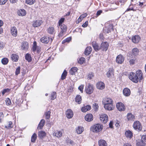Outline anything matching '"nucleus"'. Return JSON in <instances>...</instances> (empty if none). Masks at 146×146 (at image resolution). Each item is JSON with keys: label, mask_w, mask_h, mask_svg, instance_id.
<instances>
[{"label": "nucleus", "mask_w": 146, "mask_h": 146, "mask_svg": "<svg viewBox=\"0 0 146 146\" xmlns=\"http://www.w3.org/2000/svg\"><path fill=\"white\" fill-rule=\"evenodd\" d=\"M83 87L84 86L83 85H81L78 87L79 90H80L82 93L83 92Z\"/></svg>", "instance_id": "nucleus-61"}, {"label": "nucleus", "mask_w": 146, "mask_h": 146, "mask_svg": "<svg viewBox=\"0 0 146 146\" xmlns=\"http://www.w3.org/2000/svg\"><path fill=\"white\" fill-rule=\"evenodd\" d=\"M7 0H0V4L4 5L5 3Z\"/></svg>", "instance_id": "nucleus-62"}, {"label": "nucleus", "mask_w": 146, "mask_h": 146, "mask_svg": "<svg viewBox=\"0 0 146 146\" xmlns=\"http://www.w3.org/2000/svg\"><path fill=\"white\" fill-rule=\"evenodd\" d=\"M78 68L76 67H73L70 70V74L72 75H74L77 71Z\"/></svg>", "instance_id": "nucleus-27"}, {"label": "nucleus", "mask_w": 146, "mask_h": 146, "mask_svg": "<svg viewBox=\"0 0 146 146\" xmlns=\"http://www.w3.org/2000/svg\"><path fill=\"white\" fill-rule=\"evenodd\" d=\"M139 50L137 48H133L132 50V54L134 57H135L138 55L139 53Z\"/></svg>", "instance_id": "nucleus-34"}, {"label": "nucleus", "mask_w": 146, "mask_h": 146, "mask_svg": "<svg viewBox=\"0 0 146 146\" xmlns=\"http://www.w3.org/2000/svg\"><path fill=\"white\" fill-rule=\"evenodd\" d=\"M54 135L58 137H61L62 135V132L60 131H57L54 134Z\"/></svg>", "instance_id": "nucleus-46"}, {"label": "nucleus", "mask_w": 146, "mask_h": 146, "mask_svg": "<svg viewBox=\"0 0 146 146\" xmlns=\"http://www.w3.org/2000/svg\"><path fill=\"white\" fill-rule=\"evenodd\" d=\"M131 6V5H130L129 6V7L127 9L126 11H128L130 10H133L134 11H135V10L133 9V7H130V6Z\"/></svg>", "instance_id": "nucleus-58"}, {"label": "nucleus", "mask_w": 146, "mask_h": 146, "mask_svg": "<svg viewBox=\"0 0 146 146\" xmlns=\"http://www.w3.org/2000/svg\"><path fill=\"white\" fill-rule=\"evenodd\" d=\"M5 102L7 105H10L11 104V100L9 98L6 99Z\"/></svg>", "instance_id": "nucleus-53"}, {"label": "nucleus", "mask_w": 146, "mask_h": 146, "mask_svg": "<svg viewBox=\"0 0 146 146\" xmlns=\"http://www.w3.org/2000/svg\"><path fill=\"white\" fill-rule=\"evenodd\" d=\"M11 33L14 36H16L17 34V31L16 27H13L11 29Z\"/></svg>", "instance_id": "nucleus-19"}, {"label": "nucleus", "mask_w": 146, "mask_h": 146, "mask_svg": "<svg viewBox=\"0 0 146 146\" xmlns=\"http://www.w3.org/2000/svg\"><path fill=\"white\" fill-rule=\"evenodd\" d=\"M87 16V14L86 13H85L83 14H82L80 16V18H81L82 19H83L84 17H86Z\"/></svg>", "instance_id": "nucleus-60"}, {"label": "nucleus", "mask_w": 146, "mask_h": 146, "mask_svg": "<svg viewBox=\"0 0 146 146\" xmlns=\"http://www.w3.org/2000/svg\"><path fill=\"white\" fill-rule=\"evenodd\" d=\"M38 136L41 139H42L46 135V133L43 131H40L38 132Z\"/></svg>", "instance_id": "nucleus-37"}, {"label": "nucleus", "mask_w": 146, "mask_h": 146, "mask_svg": "<svg viewBox=\"0 0 146 146\" xmlns=\"http://www.w3.org/2000/svg\"><path fill=\"white\" fill-rule=\"evenodd\" d=\"M135 75H136L137 77L138 78L139 81L143 78L142 73L140 70H138L137 71Z\"/></svg>", "instance_id": "nucleus-18"}, {"label": "nucleus", "mask_w": 146, "mask_h": 146, "mask_svg": "<svg viewBox=\"0 0 146 146\" xmlns=\"http://www.w3.org/2000/svg\"><path fill=\"white\" fill-rule=\"evenodd\" d=\"M85 59L83 57H81L78 60V62L80 64H82L85 61Z\"/></svg>", "instance_id": "nucleus-47"}, {"label": "nucleus", "mask_w": 146, "mask_h": 146, "mask_svg": "<svg viewBox=\"0 0 146 146\" xmlns=\"http://www.w3.org/2000/svg\"><path fill=\"white\" fill-rule=\"evenodd\" d=\"M50 111H48L45 113V117L46 119L49 118L50 116Z\"/></svg>", "instance_id": "nucleus-52"}, {"label": "nucleus", "mask_w": 146, "mask_h": 146, "mask_svg": "<svg viewBox=\"0 0 146 146\" xmlns=\"http://www.w3.org/2000/svg\"><path fill=\"white\" fill-rule=\"evenodd\" d=\"M19 56L15 54H12L11 56V58L13 61L17 62L19 59Z\"/></svg>", "instance_id": "nucleus-28"}, {"label": "nucleus", "mask_w": 146, "mask_h": 146, "mask_svg": "<svg viewBox=\"0 0 146 146\" xmlns=\"http://www.w3.org/2000/svg\"><path fill=\"white\" fill-rule=\"evenodd\" d=\"M93 106L95 111H96L98 110L99 107L98 104H93Z\"/></svg>", "instance_id": "nucleus-55"}, {"label": "nucleus", "mask_w": 146, "mask_h": 146, "mask_svg": "<svg viewBox=\"0 0 146 146\" xmlns=\"http://www.w3.org/2000/svg\"><path fill=\"white\" fill-rule=\"evenodd\" d=\"M71 40V37H69L66 38L65 39L62 41V43L64 44L66 42H69Z\"/></svg>", "instance_id": "nucleus-51"}, {"label": "nucleus", "mask_w": 146, "mask_h": 146, "mask_svg": "<svg viewBox=\"0 0 146 146\" xmlns=\"http://www.w3.org/2000/svg\"><path fill=\"white\" fill-rule=\"evenodd\" d=\"M103 127L102 124H97L94 125L92 127V130L93 132L96 133L101 131Z\"/></svg>", "instance_id": "nucleus-2"}, {"label": "nucleus", "mask_w": 146, "mask_h": 146, "mask_svg": "<svg viewBox=\"0 0 146 146\" xmlns=\"http://www.w3.org/2000/svg\"><path fill=\"white\" fill-rule=\"evenodd\" d=\"M133 127L134 129L139 131H141L142 128L141 123L138 121H135L134 122Z\"/></svg>", "instance_id": "nucleus-1"}, {"label": "nucleus", "mask_w": 146, "mask_h": 146, "mask_svg": "<svg viewBox=\"0 0 146 146\" xmlns=\"http://www.w3.org/2000/svg\"><path fill=\"white\" fill-rule=\"evenodd\" d=\"M13 123L12 122L9 121L7 122L5 125V128L7 129H10L13 127Z\"/></svg>", "instance_id": "nucleus-29"}, {"label": "nucleus", "mask_w": 146, "mask_h": 146, "mask_svg": "<svg viewBox=\"0 0 146 146\" xmlns=\"http://www.w3.org/2000/svg\"><path fill=\"white\" fill-rule=\"evenodd\" d=\"M84 131L83 127L81 126H78V127L76 128V132L78 134H81Z\"/></svg>", "instance_id": "nucleus-23"}, {"label": "nucleus", "mask_w": 146, "mask_h": 146, "mask_svg": "<svg viewBox=\"0 0 146 146\" xmlns=\"http://www.w3.org/2000/svg\"><path fill=\"white\" fill-rule=\"evenodd\" d=\"M60 26L61 31L59 34V36H62L66 32L67 30V27L64 24Z\"/></svg>", "instance_id": "nucleus-7"}, {"label": "nucleus", "mask_w": 146, "mask_h": 146, "mask_svg": "<svg viewBox=\"0 0 146 146\" xmlns=\"http://www.w3.org/2000/svg\"><path fill=\"white\" fill-rule=\"evenodd\" d=\"M85 119L86 121H91L93 120V115L91 113L87 114L85 116Z\"/></svg>", "instance_id": "nucleus-13"}, {"label": "nucleus", "mask_w": 146, "mask_h": 146, "mask_svg": "<svg viewBox=\"0 0 146 146\" xmlns=\"http://www.w3.org/2000/svg\"><path fill=\"white\" fill-rule=\"evenodd\" d=\"M106 27L104 29V31L105 32L109 33L113 31V26L112 24H110L108 25L106 24Z\"/></svg>", "instance_id": "nucleus-6"}, {"label": "nucleus", "mask_w": 146, "mask_h": 146, "mask_svg": "<svg viewBox=\"0 0 146 146\" xmlns=\"http://www.w3.org/2000/svg\"><path fill=\"white\" fill-rule=\"evenodd\" d=\"M85 90L86 93L88 94H91L94 90L93 86L90 83L88 84L86 86Z\"/></svg>", "instance_id": "nucleus-4"}, {"label": "nucleus", "mask_w": 146, "mask_h": 146, "mask_svg": "<svg viewBox=\"0 0 146 146\" xmlns=\"http://www.w3.org/2000/svg\"><path fill=\"white\" fill-rule=\"evenodd\" d=\"M91 108V106L90 105H87L86 106L83 107L82 108L81 110L83 112H85L90 110Z\"/></svg>", "instance_id": "nucleus-33"}, {"label": "nucleus", "mask_w": 146, "mask_h": 146, "mask_svg": "<svg viewBox=\"0 0 146 146\" xmlns=\"http://www.w3.org/2000/svg\"><path fill=\"white\" fill-rule=\"evenodd\" d=\"M42 23V21L40 20L34 21L33 24V26L35 27H37L40 25Z\"/></svg>", "instance_id": "nucleus-15"}, {"label": "nucleus", "mask_w": 146, "mask_h": 146, "mask_svg": "<svg viewBox=\"0 0 146 146\" xmlns=\"http://www.w3.org/2000/svg\"><path fill=\"white\" fill-rule=\"evenodd\" d=\"M123 94L125 96H129L131 94L130 90L127 88H125L123 90Z\"/></svg>", "instance_id": "nucleus-16"}, {"label": "nucleus", "mask_w": 146, "mask_h": 146, "mask_svg": "<svg viewBox=\"0 0 146 146\" xmlns=\"http://www.w3.org/2000/svg\"><path fill=\"white\" fill-rule=\"evenodd\" d=\"M35 2V0H26V3L29 5H32L34 4Z\"/></svg>", "instance_id": "nucleus-41"}, {"label": "nucleus", "mask_w": 146, "mask_h": 146, "mask_svg": "<svg viewBox=\"0 0 146 146\" xmlns=\"http://www.w3.org/2000/svg\"><path fill=\"white\" fill-rule=\"evenodd\" d=\"M140 37L139 35H135L132 37L131 40L132 42L135 43H137L140 40Z\"/></svg>", "instance_id": "nucleus-11"}, {"label": "nucleus", "mask_w": 146, "mask_h": 146, "mask_svg": "<svg viewBox=\"0 0 146 146\" xmlns=\"http://www.w3.org/2000/svg\"><path fill=\"white\" fill-rule=\"evenodd\" d=\"M45 123V120L43 119H42L40 121L39 124H38V125L37 127V128L38 129H42V128L43 127V126H44V125Z\"/></svg>", "instance_id": "nucleus-30"}, {"label": "nucleus", "mask_w": 146, "mask_h": 146, "mask_svg": "<svg viewBox=\"0 0 146 146\" xmlns=\"http://www.w3.org/2000/svg\"><path fill=\"white\" fill-rule=\"evenodd\" d=\"M113 75V68H110L109 71L107 72L106 75L108 77L111 76Z\"/></svg>", "instance_id": "nucleus-26"}, {"label": "nucleus", "mask_w": 146, "mask_h": 146, "mask_svg": "<svg viewBox=\"0 0 146 146\" xmlns=\"http://www.w3.org/2000/svg\"><path fill=\"white\" fill-rule=\"evenodd\" d=\"M64 18H62L60 19L59 21V26L62 25V23L64 21Z\"/></svg>", "instance_id": "nucleus-57"}, {"label": "nucleus", "mask_w": 146, "mask_h": 146, "mask_svg": "<svg viewBox=\"0 0 146 146\" xmlns=\"http://www.w3.org/2000/svg\"><path fill=\"white\" fill-rule=\"evenodd\" d=\"M129 79L133 82L137 83L139 81L138 78L137 77L135 74L133 72H131L129 75Z\"/></svg>", "instance_id": "nucleus-3"}, {"label": "nucleus", "mask_w": 146, "mask_h": 146, "mask_svg": "<svg viewBox=\"0 0 146 146\" xmlns=\"http://www.w3.org/2000/svg\"><path fill=\"white\" fill-rule=\"evenodd\" d=\"M56 97V93L55 92H53L51 94V99L54 100L55 99Z\"/></svg>", "instance_id": "nucleus-49"}, {"label": "nucleus", "mask_w": 146, "mask_h": 146, "mask_svg": "<svg viewBox=\"0 0 146 146\" xmlns=\"http://www.w3.org/2000/svg\"><path fill=\"white\" fill-rule=\"evenodd\" d=\"M133 55H131V56H130L129 62L131 64H133L134 63L135 60V57H133Z\"/></svg>", "instance_id": "nucleus-40"}, {"label": "nucleus", "mask_w": 146, "mask_h": 146, "mask_svg": "<svg viewBox=\"0 0 146 146\" xmlns=\"http://www.w3.org/2000/svg\"><path fill=\"white\" fill-rule=\"evenodd\" d=\"M88 24V21H86L82 25V26L84 27H86L87 26Z\"/></svg>", "instance_id": "nucleus-63"}, {"label": "nucleus", "mask_w": 146, "mask_h": 146, "mask_svg": "<svg viewBox=\"0 0 146 146\" xmlns=\"http://www.w3.org/2000/svg\"><path fill=\"white\" fill-rule=\"evenodd\" d=\"M97 88L100 90H102L105 88V85L104 83L101 82H99L96 85Z\"/></svg>", "instance_id": "nucleus-17"}, {"label": "nucleus", "mask_w": 146, "mask_h": 146, "mask_svg": "<svg viewBox=\"0 0 146 146\" xmlns=\"http://www.w3.org/2000/svg\"><path fill=\"white\" fill-rule=\"evenodd\" d=\"M102 10H99L96 13V15L97 16H98L99 15H100L102 13Z\"/></svg>", "instance_id": "nucleus-64"}, {"label": "nucleus", "mask_w": 146, "mask_h": 146, "mask_svg": "<svg viewBox=\"0 0 146 146\" xmlns=\"http://www.w3.org/2000/svg\"><path fill=\"white\" fill-rule=\"evenodd\" d=\"M25 59L29 62L31 61L32 59L31 55L28 53L25 56Z\"/></svg>", "instance_id": "nucleus-39"}, {"label": "nucleus", "mask_w": 146, "mask_h": 146, "mask_svg": "<svg viewBox=\"0 0 146 146\" xmlns=\"http://www.w3.org/2000/svg\"><path fill=\"white\" fill-rule=\"evenodd\" d=\"M66 117L69 119L72 118L73 116V111L70 109H68L66 112Z\"/></svg>", "instance_id": "nucleus-12"}, {"label": "nucleus", "mask_w": 146, "mask_h": 146, "mask_svg": "<svg viewBox=\"0 0 146 146\" xmlns=\"http://www.w3.org/2000/svg\"><path fill=\"white\" fill-rule=\"evenodd\" d=\"M10 90L8 88L4 89L2 92V94L3 95L6 92H9Z\"/></svg>", "instance_id": "nucleus-59"}, {"label": "nucleus", "mask_w": 146, "mask_h": 146, "mask_svg": "<svg viewBox=\"0 0 146 146\" xmlns=\"http://www.w3.org/2000/svg\"><path fill=\"white\" fill-rule=\"evenodd\" d=\"M67 75V72L66 71V70H64L62 73L61 76V79L62 80H63L64 79H65L66 76Z\"/></svg>", "instance_id": "nucleus-44"}, {"label": "nucleus", "mask_w": 146, "mask_h": 146, "mask_svg": "<svg viewBox=\"0 0 146 146\" xmlns=\"http://www.w3.org/2000/svg\"><path fill=\"white\" fill-rule=\"evenodd\" d=\"M99 146H107L106 141L104 140H100L99 141Z\"/></svg>", "instance_id": "nucleus-36"}, {"label": "nucleus", "mask_w": 146, "mask_h": 146, "mask_svg": "<svg viewBox=\"0 0 146 146\" xmlns=\"http://www.w3.org/2000/svg\"><path fill=\"white\" fill-rule=\"evenodd\" d=\"M108 44L107 42H102L101 44L100 48L103 51H106L108 49Z\"/></svg>", "instance_id": "nucleus-8"}, {"label": "nucleus", "mask_w": 146, "mask_h": 146, "mask_svg": "<svg viewBox=\"0 0 146 146\" xmlns=\"http://www.w3.org/2000/svg\"><path fill=\"white\" fill-rule=\"evenodd\" d=\"M94 74L93 73H90L88 75V78L90 79H92L94 77Z\"/></svg>", "instance_id": "nucleus-54"}, {"label": "nucleus", "mask_w": 146, "mask_h": 146, "mask_svg": "<svg viewBox=\"0 0 146 146\" xmlns=\"http://www.w3.org/2000/svg\"><path fill=\"white\" fill-rule=\"evenodd\" d=\"M1 62L3 64L6 65L8 62V59L7 58H5L1 60Z\"/></svg>", "instance_id": "nucleus-42"}, {"label": "nucleus", "mask_w": 146, "mask_h": 146, "mask_svg": "<svg viewBox=\"0 0 146 146\" xmlns=\"http://www.w3.org/2000/svg\"><path fill=\"white\" fill-rule=\"evenodd\" d=\"M37 137L36 134L35 133H34L31 137V141L33 142H35Z\"/></svg>", "instance_id": "nucleus-43"}, {"label": "nucleus", "mask_w": 146, "mask_h": 146, "mask_svg": "<svg viewBox=\"0 0 146 146\" xmlns=\"http://www.w3.org/2000/svg\"><path fill=\"white\" fill-rule=\"evenodd\" d=\"M37 47L36 45V42L35 41L34 42H33V45L32 47V50L33 52H35L37 48Z\"/></svg>", "instance_id": "nucleus-48"}, {"label": "nucleus", "mask_w": 146, "mask_h": 146, "mask_svg": "<svg viewBox=\"0 0 146 146\" xmlns=\"http://www.w3.org/2000/svg\"><path fill=\"white\" fill-rule=\"evenodd\" d=\"M18 14L19 15L23 16L26 15V12L24 9H21L19 11Z\"/></svg>", "instance_id": "nucleus-31"}, {"label": "nucleus", "mask_w": 146, "mask_h": 146, "mask_svg": "<svg viewBox=\"0 0 146 146\" xmlns=\"http://www.w3.org/2000/svg\"><path fill=\"white\" fill-rule=\"evenodd\" d=\"M20 68L19 67H18L16 69L15 71V74L16 75H18L20 72Z\"/></svg>", "instance_id": "nucleus-56"}, {"label": "nucleus", "mask_w": 146, "mask_h": 146, "mask_svg": "<svg viewBox=\"0 0 146 146\" xmlns=\"http://www.w3.org/2000/svg\"><path fill=\"white\" fill-rule=\"evenodd\" d=\"M125 135L126 137L129 139H131L133 136L132 132L129 130L126 131L125 133Z\"/></svg>", "instance_id": "nucleus-20"}, {"label": "nucleus", "mask_w": 146, "mask_h": 146, "mask_svg": "<svg viewBox=\"0 0 146 146\" xmlns=\"http://www.w3.org/2000/svg\"><path fill=\"white\" fill-rule=\"evenodd\" d=\"M104 108L105 109L108 111H111L113 110L114 106L113 105V103L109 104H107L104 105Z\"/></svg>", "instance_id": "nucleus-9"}, {"label": "nucleus", "mask_w": 146, "mask_h": 146, "mask_svg": "<svg viewBox=\"0 0 146 146\" xmlns=\"http://www.w3.org/2000/svg\"><path fill=\"white\" fill-rule=\"evenodd\" d=\"M92 51V48L90 46L87 47L85 50L84 54L86 55H88L91 53Z\"/></svg>", "instance_id": "nucleus-24"}, {"label": "nucleus", "mask_w": 146, "mask_h": 146, "mask_svg": "<svg viewBox=\"0 0 146 146\" xmlns=\"http://www.w3.org/2000/svg\"><path fill=\"white\" fill-rule=\"evenodd\" d=\"M48 33L50 34H53L55 32V30L54 27H49L47 29Z\"/></svg>", "instance_id": "nucleus-38"}, {"label": "nucleus", "mask_w": 146, "mask_h": 146, "mask_svg": "<svg viewBox=\"0 0 146 146\" xmlns=\"http://www.w3.org/2000/svg\"><path fill=\"white\" fill-rule=\"evenodd\" d=\"M124 57L121 54H119V64H122L124 61Z\"/></svg>", "instance_id": "nucleus-45"}, {"label": "nucleus", "mask_w": 146, "mask_h": 146, "mask_svg": "<svg viewBox=\"0 0 146 146\" xmlns=\"http://www.w3.org/2000/svg\"><path fill=\"white\" fill-rule=\"evenodd\" d=\"M75 100L76 102H77L78 104H80L81 102V97L80 95H78L76 96L75 98Z\"/></svg>", "instance_id": "nucleus-35"}, {"label": "nucleus", "mask_w": 146, "mask_h": 146, "mask_svg": "<svg viewBox=\"0 0 146 146\" xmlns=\"http://www.w3.org/2000/svg\"><path fill=\"white\" fill-rule=\"evenodd\" d=\"M127 118L129 121H133L135 119V116L131 113H128L127 115Z\"/></svg>", "instance_id": "nucleus-14"}, {"label": "nucleus", "mask_w": 146, "mask_h": 146, "mask_svg": "<svg viewBox=\"0 0 146 146\" xmlns=\"http://www.w3.org/2000/svg\"><path fill=\"white\" fill-rule=\"evenodd\" d=\"M50 40V38L48 37L44 36L40 39L42 43H47Z\"/></svg>", "instance_id": "nucleus-21"}, {"label": "nucleus", "mask_w": 146, "mask_h": 146, "mask_svg": "<svg viewBox=\"0 0 146 146\" xmlns=\"http://www.w3.org/2000/svg\"><path fill=\"white\" fill-rule=\"evenodd\" d=\"M100 119L101 122L105 123L108 120V117L106 114H102L100 115Z\"/></svg>", "instance_id": "nucleus-5"}, {"label": "nucleus", "mask_w": 146, "mask_h": 146, "mask_svg": "<svg viewBox=\"0 0 146 146\" xmlns=\"http://www.w3.org/2000/svg\"><path fill=\"white\" fill-rule=\"evenodd\" d=\"M102 103L103 105L112 104L113 103V101L111 98H105L103 99Z\"/></svg>", "instance_id": "nucleus-10"}, {"label": "nucleus", "mask_w": 146, "mask_h": 146, "mask_svg": "<svg viewBox=\"0 0 146 146\" xmlns=\"http://www.w3.org/2000/svg\"><path fill=\"white\" fill-rule=\"evenodd\" d=\"M141 140L142 143L146 144V135H144L142 136Z\"/></svg>", "instance_id": "nucleus-50"}, {"label": "nucleus", "mask_w": 146, "mask_h": 146, "mask_svg": "<svg viewBox=\"0 0 146 146\" xmlns=\"http://www.w3.org/2000/svg\"><path fill=\"white\" fill-rule=\"evenodd\" d=\"M92 45L94 49L96 51L99 50L100 49V47H99L98 44L96 42H92Z\"/></svg>", "instance_id": "nucleus-32"}, {"label": "nucleus", "mask_w": 146, "mask_h": 146, "mask_svg": "<svg viewBox=\"0 0 146 146\" xmlns=\"http://www.w3.org/2000/svg\"><path fill=\"white\" fill-rule=\"evenodd\" d=\"M29 48L28 43L27 42H23L21 46V48L23 50H27Z\"/></svg>", "instance_id": "nucleus-22"}, {"label": "nucleus", "mask_w": 146, "mask_h": 146, "mask_svg": "<svg viewBox=\"0 0 146 146\" xmlns=\"http://www.w3.org/2000/svg\"><path fill=\"white\" fill-rule=\"evenodd\" d=\"M126 110V107L124 104L119 102V111H124Z\"/></svg>", "instance_id": "nucleus-25"}]
</instances>
